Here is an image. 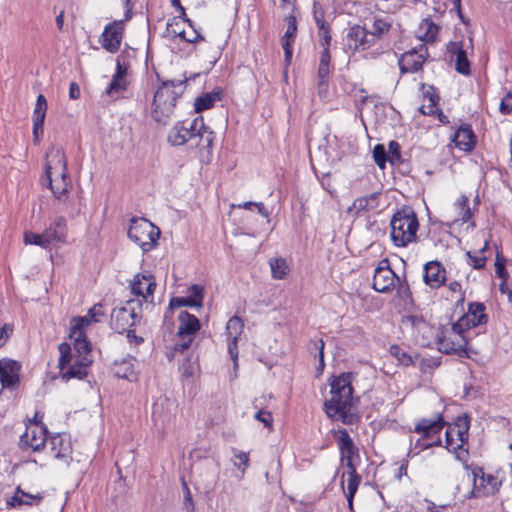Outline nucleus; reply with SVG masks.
Wrapping results in <instances>:
<instances>
[{"mask_svg": "<svg viewBox=\"0 0 512 512\" xmlns=\"http://www.w3.org/2000/svg\"><path fill=\"white\" fill-rule=\"evenodd\" d=\"M353 374L345 372L335 377L330 383L331 398L324 402V411L328 418L345 425L359 422L360 417L351 411L353 400Z\"/></svg>", "mask_w": 512, "mask_h": 512, "instance_id": "f257e3e1", "label": "nucleus"}, {"mask_svg": "<svg viewBox=\"0 0 512 512\" xmlns=\"http://www.w3.org/2000/svg\"><path fill=\"white\" fill-rule=\"evenodd\" d=\"M184 80H168L162 82L154 94L152 118L160 124H167L174 112L176 102L184 92Z\"/></svg>", "mask_w": 512, "mask_h": 512, "instance_id": "f03ea898", "label": "nucleus"}, {"mask_svg": "<svg viewBox=\"0 0 512 512\" xmlns=\"http://www.w3.org/2000/svg\"><path fill=\"white\" fill-rule=\"evenodd\" d=\"M391 240L398 247H406L416 242L419 222L416 213L411 207L397 210L390 221Z\"/></svg>", "mask_w": 512, "mask_h": 512, "instance_id": "7ed1b4c3", "label": "nucleus"}, {"mask_svg": "<svg viewBox=\"0 0 512 512\" xmlns=\"http://www.w3.org/2000/svg\"><path fill=\"white\" fill-rule=\"evenodd\" d=\"M445 433V447L454 453L456 459L462 462L467 468L469 460L468 437L470 429V418L468 415L456 417L453 424H448Z\"/></svg>", "mask_w": 512, "mask_h": 512, "instance_id": "20e7f679", "label": "nucleus"}, {"mask_svg": "<svg viewBox=\"0 0 512 512\" xmlns=\"http://www.w3.org/2000/svg\"><path fill=\"white\" fill-rule=\"evenodd\" d=\"M128 237L143 252H148L157 246L160 229L147 219L133 218L128 229Z\"/></svg>", "mask_w": 512, "mask_h": 512, "instance_id": "39448f33", "label": "nucleus"}, {"mask_svg": "<svg viewBox=\"0 0 512 512\" xmlns=\"http://www.w3.org/2000/svg\"><path fill=\"white\" fill-rule=\"evenodd\" d=\"M67 236V224L64 217H57L41 234L26 231L23 241L26 245H37L48 249L54 242H65Z\"/></svg>", "mask_w": 512, "mask_h": 512, "instance_id": "423d86ee", "label": "nucleus"}, {"mask_svg": "<svg viewBox=\"0 0 512 512\" xmlns=\"http://www.w3.org/2000/svg\"><path fill=\"white\" fill-rule=\"evenodd\" d=\"M141 310L139 300H129L125 306L116 307L112 310L110 326L117 333H124L141 321V314L136 311Z\"/></svg>", "mask_w": 512, "mask_h": 512, "instance_id": "0eeeda50", "label": "nucleus"}, {"mask_svg": "<svg viewBox=\"0 0 512 512\" xmlns=\"http://www.w3.org/2000/svg\"><path fill=\"white\" fill-rule=\"evenodd\" d=\"M465 332L466 330L455 328V323H453L451 329L445 331L438 339V350L447 355L455 354L460 358H469L468 340L464 335Z\"/></svg>", "mask_w": 512, "mask_h": 512, "instance_id": "6e6552de", "label": "nucleus"}, {"mask_svg": "<svg viewBox=\"0 0 512 512\" xmlns=\"http://www.w3.org/2000/svg\"><path fill=\"white\" fill-rule=\"evenodd\" d=\"M445 426L446 422L444 421L442 414H438L437 418L435 419H421L415 425L414 431L422 435V438L416 441L414 448L410 449V453L413 452V450H416L414 454H418L425 449L440 445L441 440L439 438L437 441H433L431 443H427L426 440L433 437L434 435L439 434Z\"/></svg>", "mask_w": 512, "mask_h": 512, "instance_id": "1a4fd4ad", "label": "nucleus"}, {"mask_svg": "<svg viewBox=\"0 0 512 512\" xmlns=\"http://www.w3.org/2000/svg\"><path fill=\"white\" fill-rule=\"evenodd\" d=\"M334 437L340 451L341 461L345 463L346 468L357 469V464L360 461L359 449L355 446L348 431L338 429L334 431Z\"/></svg>", "mask_w": 512, "mask_h": 512, "instance_id": "9d476101", "label": "nucleus"}, {"mask_svg": "<svg viewBox=\"0 0 512 512\" xmlns=\"http://www.w3.org/2000/svg\"><path fill=\"white\" fill-rule=\"evenodd\" d=\"M89 326V320L84 317H74L71 320L70 339L74 342V350L76 357L91 356V344L85 335V328Z\"/></svg>", "mask_w": 512, "mask_h": 512, "instance_id": "9b49d317", "label": "nucleus"}, {"mask_svg": "<svg viewBox=\"0 0 512 512\" xmlns=\"http://www.w3.org/2000/svg\"><path fill=\"white\" fill-rule=\"evenodd\" d=\"M344 41L346 50L352 54L366 51L375 45L368 30L359 24H355L347 29Z\"/></svg>", "mask_w": 512, "mask_h": 512, "instance_id": "f8f14e48", "label": "nucleus"}, {"mask_svg": "<svg viewBox=\"0 0 512 512\" xmlns=\"http://www.w3.org/2000/svg\"><path fill=\"white\" fill-rule=\"evenodd\" d=\"M428 57L429 52L425 44L404 52L398 59L400 72L402 74L418 72Z\"/></svg>", "mask_w": 512, "mask_h": 512, "instance_id": "ddd939ff", "label": "nucleus"}, {"mask_svg": "<svg viewBox=\"0 0 512 512\" xmlns=\"http://www.w3.org/2000/svg\"><path fill=\"white\" fill-rule=\"evenodd\" d=\"M486 306L481 302H470L467 312L455 322V328L470 330L477 326L486 325L488 316L485 313Z\"/></svg>", "mask_w": 512, "mask_h": 512, "instance_id": "4468645a", "label": "nucleus"}, {"mask_svg": "<svg viewBox=\"0 0 512 512\" xmlns=\"http://www.w3.org/2000/svg\"><path fill=\"white\" fill-rule=\"evenodd\" d=\"M473 489L471 497H481L495 494L500 486L498 479L492 475H485L481 468L472 471Z\"/></svg>", "mask_w": 512, "mask_h": 512, "instance_id": "2eb2a0df", "label": "nucleus"}, {"mask_svg": "<svg viewBox=\"0 0 512 512\" xmlns=\"http://www.w3.org/2000/svg\"><path fill=\"white\" fill-rule=\"evenodd\" d=\"M202 127V116H198L193 121H183L177 124L169 133L168 141L174 146L185 144L191 139H195L196 130Z\"/></svg>", "mask_w": 512, "mask_h": 512, "instance_id": "dca6fc26", "label": "nucleus"}, {"mask_svg": "<svg viewBox=\"0 0 512 512\" xmlns=\"http://www.w3.org/2000/svg\"><path fill=\"white\" fill-rule=\"evenodd\" d=\"M124 35V20H116L109 23L100 36L102 47L110 52L115 53L119 50Z\"/></svg>", "mask_w": 512, "mask_h": 512, "instance_id": "f3484780", "label": "nucleus"}, {"mask_svg": "<svg viewBox=\"0 0 512 512\" xmlns=\"http://www.w3.org/2000/svg\"><path fill=\"white\" fill-rule=\"evenodd\" d=\"M395 279L399 280L388 261L382 260L374 271L372 287L377 292L387 293L395 286Z\"/></svg>", "mask_w": 512, "mask_h": 512, "instance_id": "a211bd4d", "label": "nucleus"}, {"mask_svg": "<svg viewBox=\"0 0 512 512\" xmlns=\"http://www.w3.org/2000/svg\"><path fill=\"white\" fill-rule=\"evenodd\" d=\"M46 434L47 430L44 426L27 427L25 433L20 437V447L23 450L41 451L47 441Z\"/></svg>", "mask_w": 512, "mask_h": 512, "instance_id": "6ab92c4d", "label": "nucleus"}, {"mask_svg": "<svg viewBox=\"0 0 512 512\" xmlns=\"http://www.w3.org/2000/svg\"><path fill=\"white\" fill-rule=\"evenodd\" d=\"M48 104L47 99L43 94H39L36 99L35 107L32 115L33 122V141L35 144H39L41 137L43 136V126L46 117Z\"/></svg>", "mask_w": 512, "mask_h": 512, "instance_id": "aec40b11", "label": "nucleus"}, {"mask_svg": "<svg viewBox=\"0 0 512 512\" xmlns=\"http://www.w3.org/2000/svg\"><path fill=\"white\" fill-rule=\"evenodd\" d=\"M50 454L53 458L68 464L72 460V445L68 438L61 434L52 436L49 440Z\"/></svg>", "mask_w": 512, "mask_h": 512, "instance_id": "412c9836", "label": "nucleus"}, {"mask_svg": "<svg viewBox=\"0 0 512 512\" xmlns=\"http://www.w3.org/2000/svg\"><path fill=\"white\" fill-rule=\"evenodd\" d=\"M424 283L431 289L440 288L446 281V270L438 261H430L423 268Z\"/></svg>", "mask_w": 512, "mask_h": 512, "instance_id": "4be33fe9", "label": "nucleus"}, {"mask_svg": "<svg viewBox=\"0 0 512 512\" xmlns=\"http://www.w3.org/2000/svg\"><path fill=\"white\" fill-rule=\"evenodd\" d=\"M20 368L21 365L15 360H0V382L3 387L10 388L18 384Z\"/></svg>", "mask_w": 512, "mask_h": 512, "instance_id": "5701e85b", "label": "nucleus"}, {"mask_svg": "<svg viewBox=\"0 0 512 512\" xmlns=\"http://www.w3.org/2000/svg\"><path fill=\"white\" fill-rule=\"evenodd\" d=\"M93 359L86 356L76 357L74 361L67 365L66 369L61 372L63 380H70L73 378L82 380L88 375V367L92 364Z\"/></svg>", "mask_w": 512, "mask_h": 512, "instance_id": "b1692460", "label": "nucleus"}, {"mask_svg": "<svg viewBox=\"0 0 512 512\" xmlns=\"http://www.w3.org/2000/svg\"><path fill=\"white\" fill-rule=\"evenodd\" d=\"M476 135L470 124L461 125L454 133L452 141L464 152H471L476 146Z\"/></svg>", "mask_w": 512, "mask_h": 512, "instance_id": "393cba45", "label": "nucleus"}, {"mask_svg": "<svg viewBox=\"0 0 512 512\" xmlns=\"http://www.w3.org/2000/svg\"><path fill=\"white\" fill-rule=\"evenodd\" d=\"M447 51L452 57H455L456 71L462 75H469L471 73L470 62L463 48V43L459 41L449 42L447 44Z\"/></svg>", "mask_w": 512, "mask_h": 512, "instance_id": "a878e982", "label": "nucleus"}, {"mask_svg": "<svg viewBox=\"0 0 512 512\" xmlns=\"http://www.w3.org/2000/svg\"><path fill=\"white\" fill-rule=\"evenodd\" d=\"M155 287L156 283L151 274H137L134 276L131 283L132 293L137 296H141L144 300H147L148 297L152 296Z\"/></svg>", "mask_w": 512, "mask_h": 512, "instance_id": "bb28decb", "label": "nucleus"}, {"mask_svg": "<svg viewBox=\"0 0 512 512\" xmlns=\"http://www.w3.org/2000/svg\"><path fill=\"white\" fill-rule=\"evenodd\" d=\"M286 21L287 29L284 36L282 37V47L284 50L285 61L290 63L293 53V43L297 33V21L296 17L293 15L288 16Z\"/></svg>", "mask_w": 512, "mask_h": 512, "instance_id": "cd10ccee", "label": "nucleus"}, {"mask_svg": "<svg viewBox=\"0 0 512 512\" xmlns=\"http://www.w3.org/2000/svg\"><path fill=\"white\" fill-rule=\"evenodd\" d=\"M179 326L177 332L180 335H192L195 337L196 333L200 330L201 325L199 319L187 311H181L178 315Z\"/></svg>", "mask_w": 512, "mask_h": 512, "instance_id": "c85d7f7f", "label": "nucleus"}, {"mask_svg": "<svg viewBox=\"0 0 512 512\" xmlns=\"http://www.w3.org/2000/svg\"><path fill=\"white\" fill-rule=\"evenodd\" d=\"M66 168L67 160L64 151L60 147H51L46 153L45 174Z\"/></svg>", "mask_w": 512, "mask_h": 512, "instance_id": "c756f323", "label": "nucleus"}, {"mask_svg": "<svg viewBox=\"0 0 512 512\" xmlns=\"http://www.w3.org/2000/svg\"><path fill=\"white\" fill-rule=\"evenodd\" d=\"M380 192H374L366 196L356 198L353 204L348 208L349 213H355L356 215L361 212H367L373 210L379 206Z\"/></svg>", "mask_w": 512, "mask_h": 512, "instance_id": "7c9ffc66", "label": "nucleus"}, {"mask_svg": "<svg viewBox=\"0 0 512 512\" xmlns=\"http://www.w3.org/2000/svg\"><path fill=\"white\" fill-rule=\"evenodd\" d=\"M391 27L392 21L390 17H374L371 29L368 30V33L370 37L373 38V42L376 44L378 40L389 33Z\"/></svg>", "mask_w": 512, "mask_h": 512, "instance_id": "2f4dec72", "label": "nucleus"}, {"mask_svg": "<svg viewBox=\"0 0 512 512\" xmlns=\"http://www.w3.org/2000/svg\"><path fill=\"white\" fill-rule=\"evenodd\" d=\"M223 93L221 89H215L208 93H203L195 99V112L200 113L210 109L214 104L222 99Z\"/></svg>", "mask_w": 512, "mask_h": 512, "instance_id": "473e14b6", "label": "nucleus"}, {"mask_svg": "<svg viewBox=\"0 0 512 512\" xmlns=\"http://www.w3.org/2000/svg\"><path fill=\"white\" fill-rule=\"evenodd\" d=\"M439 27L430 18L423 19L418 27L417 35L419 39L426 43H432L436 40Z\"/></svg>", "mask_w": 512, "mask_h": 512, "instance_id": "72a5a7b5", "label": "nucleus"}, {"mask_svg": "<svg viewBox=\"0 0 512 512\" xmlns=\"http://www.w3.org/2000/svg\"><path fill=\"white\" fill-rule=\"evenodd\" d=\"M454 209L456 210L457 217L454 219V222H462L467 223L473 216V212L469 206V198L462 194L453 204Z\"/></svg>", "mask_w": 512, "mask_h": 512, "instance_id": "f704fd0d", "label": "nucleus"}, {"mask_svg": "<svg viewBox=\"0 0 512 512\" xmlns=\"http://www.w3.org/2000/svg\"><path fill=\"white\" fill-rule=\"evenodd\" d=\"M195 138H198V141L196 142L197 147L207 149L208 151L212 149L215 134L209 127L205 126L203 119L202 127L199 126V129L196 130Z\"/></svg>", "mask_w": 512, "mask_h": 512, "instance_id": "c9c22d12", "label": "nucleus"}, {"mask_svg": "<svg viewBox=\"0 0 512 512\" xmlns=\"http://www.w3.org/2000/svg\"><path fill=\"white\" fill-rule=\"evenodd\" d=\"M347 475V501L350 508H352L353 505V498L355 493L357 492V489L359 487V484L361 482V476L357 473V469H347V472L343 474L342 477Z\"/></svg>", "mask_w": 512, "mask_h": 512, "instance_id": "e433bc0d", "label": "nucleus"}, {"mask_svg": "<svg viewBox=\"0 0 512 512\" xmlns=\"http://www.w3.org/2000/svg\"><path fill=\"white\" fill-rule=\"evenodd\" d=\"M129 82L126 78H118L112 76V80L106 88V94L114 100L122 97V94L127 90Z\"/></svg>", "mask_w": 512, "mask_h": 512, "instance_id": "4c0bfd02", "label": "nucleus"}, {"mask_svg": "<svg viewBox=\"0 0 512 512\" xmlns=\"http://www.w3.org/2000/svg\"><path fill=\"white\" fill-rule=\"evenodd\" d=\"M390 354L395 357L400 364L404 366H410V365H416L417 361L419 359V355L416 354L415 356H412L411 354L407 353L402 347L399 345H392L389 349Z\"/></svg>", "mask_w": 512, "mask_h": 512, "instance_id": "58836bf2", "label": "nucleus"}, {"mask_svg": "<svg viewBox=\"0 0 512 512\" xmlns=\"http://www.w3.org/2000/svg\"><path fill=\"white\" fill-rule=\"evenodd\" d=\"M48 185L55 198L60 201L67 200V193L71 187L70 177L62 180L58 179L57 181H52L51 183H48Z\"/></svg>", "mask_w": 512, "mask_h": 512, "instance_id": "ea45409f", "label": "nucleus"}, {"mask_svg": "<svg viewBox=\"0 0 512 512\" xmlns=\"http://www.w3.org/2000/svg\"><path fill=\"white\" fill-rule=\"evenodd\" d=\"M58 350L60 353L58 368L60 371L66 369L67 365L70 364L76 358V355L72 353V348L70 344L63 342L58 346Z\"/></svg>", "mask_w": 512, "mask_h": 512, "instance_id": "a19ab883", "label": "nucleus"}, {"mask_svg": "<svg viewBox=\"0 0 512 512\" xmlns=\"http://www.w3.org/2000/svg\"><path fill=\"white\" fill-rule=\"evenodd\" d=\"M244 322L238 316L231 317L226 325V333L228 338L238 339L242 334Z\"/></svg>", "mask_w": 512, "mask_h": 512, "instance_id": "79ce46f5", "label": "nucleus"}, {"mask_svg": "<svg viewBox=\"0 0 512 512\" xmlns=\"http://www.w3.org/2000/svg\"><path fill=\"white\" fill-rule=\"evenodd\" d=\"M270 268L274 279H284L289 271V266L283 258L271 260Z\"/></svg>", "mask_w": 512, "mask_h": 512, "instance_id": "37998d69", "label": "nucleus"}, {"mask_svg": "<svg viewBox=\"0 0 512 512\" xmlns=\"http://www.w3.org/2000/svg\"><path fill=\"white\" fill-rule=\"evenodd\" d=\"M322 51L320 54L319 59V66H318V76L326 77L330 74V61H331V54H330V46H321Z\"/></svg>", "mask_w": 512, "mask_h": 512, "instance_id": "c03bdc74", "label": "nucleus"}, {"mask_svg": "<svg viewBox=\"0 0 512 512\" xmlns=\"http://www.w3.org/2000/svg\"><path fill=\"white\" fill-rule=\"evenodd\" d=\"M41 499H42L41 496L29 495L27 493H24L23 491H21L18 488L16 493L14 494V496L11 498V501L8 502V504H10L12 506H16V505L20 506L22 504L32 505L33 500L40 501Z\"/></svg>", "mask_w": 512, "mask_h": 512, "instance_id": "a18cd8bd", "label": "nucleus"}, {"mask_svg": "<svg viewBox=\"0 0 512 512\" xmlns=\"http://www.w3.org/2000/svg\"><path fill=\"white\" fill-rule=\"evenodd\" d=\"M465 256L467 258V264L475 270L484 269L488 260L485 255H479L471 251H467Z\"/></svg>", "mask_w": 512, "mask_h": 512, "instance_id": "49530a36", "label": "nucleus"}, {"mask_svg": "<svg viewBox=\"0 0 512 512\" xmlns=\"http://www.w3.org/2000/svg\"><path fill=\"white\" fill-rule=\"evenodd\" d=\"M177 340L174 344L173 351L183 353L188 350L192 345L195 337L192 335H180L179 332L176 333Z\"/></svg>", "mask_w": 512, "mask_h": 512, "instance_id": "de8ad7c7", "label": "nucleus"}, {"mask_svg": "<svg viewBox=\"0 0 512 512\" xmlns=\"http://www.w3.org/2000/svg\"><path fill=\"white\" fill-rule=\"evenodd\" d=\"M373 159L380 169H384L388 156L383 144H377L373 148Z\"/></svg>", "mask_w": 512, "mask_h": 512, "instance_id": "09e8293b", "label": "nucleus"}, {"mask_svg": "<svg viewBox=\"0 0 512 512\" xmlns=\"http://www.w3.org/2000/svg\"><path fill=\"white\" fill-rule=\"evenodd\" d=\"M318 38L320 46H330L331 44V27L329 23L318 26Z\"/></svg>", "mask_w": 512, "mask_h": 512, "instance_id": "8fccbe9b", "label": "nucleus"}, {"mask_svg": "<svg viewBox=\"0 0 512 512\" xmlns=\"http://www.w3.org/2000/svg\"><path fill=\"white\" fill-rule=\"evenodd\" d=\"M186 306L199 308V302H193L191 297L187 295L186 297H173L169 303V307L172 309Z\"/></svg>", "mask_w": 512, "mask_h": 512, "instance_id": "3c124183", "label": "nucleus"}, {"mask_svg": "<svg viewBox=\"0 0 512 512\" xmlns=\"http://www.w3.org/2000/svg\"><path fill=\"white\" fill-rule=\"evenodd\" d=\"M494 265H495L496 275L498 278H500V279L508 278V272L505 268L506 259L499 251H497V253H496Z\"/></svg>", "mask_w": 512, "mask_h": 512, "instance_id": "603ef678", "label": "nucleus"}, {"mask_svg": "<svg viewBox=\"0 0 512 512\" xmlns=\"http://www.w3.org/2000/svg\"><path fill=\"white\" fill-rule=\"evenodd\" d=\"M388 161L391 164L398 163L401 159V147L398 142L391 141L388 145Z\"/></svg>", "mask_w": 512, "mask_h": 512, "instance_id": "864d4df0", "label": "nucleus"}, {"mask_svg": "<svg viewBox=\"0 0 512 512\" xmlns=\"http://www.w3.org/2000/svg\"><path fill=\"white\" fill-rule=\"evenodd\" d=\"M233 463L244 473L249 466V454L242 451H235Z\"/></svg>", "mask_w": 512, "mask_h": 512, "instance_id": "5fc2aeb1", "label": "nucleus"}, {"mask_svg": "<svg viewBox=\"0 0 512 512\" xmlns=\"http://www.w3.org/2000/svg\"><path fill=\"white\" fill-rule=\"evenodd\" d=\"M397 296L401 298L405 304L412 302V293L406 280L399 282L397 286Z\"/></svg>", "mask_w": 512, "mask_h": 512, "instance_id": "6e6d98bb", "label": "nucleus"}, {"mask_svg": "<svg viewBox=\"0 0 512 512\" xmlns=\"http://www.w3.org/2000/svg\"><path fill=\"white\" fill-rule=\"evenodd\" d=\"M204 288L201 285L194 284L188 289V296L191 297L193 302H199V308L203 306Z\"/></svg>", "mask_w": 512, "mask_h": 512, "instance_id": "4d7b16f0", "label": "nucleus"}, {"mask_svg": "<svg viewBox=\"0 0 512 512\" xmlns=\"http://www.w3.org/2000/svg\"><path fill=\"white\" fill-rule=\"evenodd\" d=\"M233 207H238V208L247 209V210H251L252 207H256L258 209V213L269 220L270 213L264 207V204L262 202L248 201V202H244L242 204H238L237 206L233 205Z\"/></svg>", "mask_w": 512, "mask_h": 512, "instance_id": "13d9d810", "label": "nucleus"}, {"mask_svg": "<svg viewBox=\"0 0 512 512\" xmlns=\"http://www.w3.org/2000/svg\"><path fill=\"white\" fill-rule=\"evenodd\" d=\"M421 89L423 92V97L425 100L428 101V103H438L439 102V95L434 86L422 84Z\"/></svg>", "mask_w": 512, "mask_h": 512, "instance_id": "bf43d9fd", "label": "nucleus"}, {"mask_svg": "<svg viewBox=\"0 0 512 512\" xmlns=\"http://www.w3.org/2000/svg\"><path fill=\"white\" fill-rule=\"evenodd\" d=\"M182 487H183V504H184V507L185 509L187 510V512H194L195 510V505H194V501H193V498H192V494H191V491L187 485V483L185 481H183L182 483Z\"/></svg>", "mask_w": 512, "mask_h": 512, "instance_id": "052dcab7", "label": "nucleus"}, {"mask_svg": "<svg viewBox=\"0 0 512 512\" xmlns=\"http://www.w3.org/2000/svg\"><path fill=\"white\" fill-rule=\"evenodd\" d=\"M104 315L103 306L101 304L94 305L89 311L88 315L85 317L89 320V325L91 322H99L100 318Z\"/></svg>", "mask_w": 512, "mask_h": 512, "instance_id": "680f3d73", "label": "nucleus"}, {"mask_svg": "<svg viewBox=\"0 0 512 512\" xmlns=\"http://www.w3.org/2000/svg\"><path fill=\"white\" fill-rule=\"evenodd\" d=\"M313 19H314L317 27L327 23L325 21L324 10H323L322 6L317 2H314V4H313Z\"/></svg>", "mask_w": 512, "mask_h": 512, "instance_id": "e2e57ef3", "label": "nucleus"}, {"mask_svg": "<svg viewBox=\"0 0 512 512\" xmlns=\"http://www.w3.org/2000/svg\"><path fill=\"white\" fill-rule=\"evenodd\" d=\"M499 111L503 115H508L512 112V92L506 93L501 99Z\"/></svg>", "mask_w": 512, "mask_h": 512, "instance_id": "0e129e2a", "label": "nucleus"}, {"mask_svg": "<svg viewBox=\"0 0 512 512\" xmlns=\"http://www.w3.org/2000/svg\"><path fill=\"white\" fill-rule=\"evenodd\" d=\"M129 65L124 61L122 56L117 57L116 71L113 76L118 78H126Z\"/></svg>", "mask_w": 512, "mask_h": 512, "instance_id": "69168bd1", "label": "nucleus"}, {"mask_svg": "<svg viewBox=\"0 0 512 512\" xmlns=\"http://www.w3.org/2000/svg\"><path fill=\"white\" fill-rule=\"evenodd\" d=\"M228 340V353L236 368L238 366V339L228 338Z\"/></svg>", "mask_w": 512, "mask_h": 512, "instance_id": "338daca9", "label": "nucleus"}, {"mask_svg": "<svg viewBox=\"0 0 512 512\" xmlns=\"http://www.w3.org/2000/svg\"><path fill=\"white\" fill-rule=\"evenodd\" d=\"M254 418L263 423L266 427H270L273 422L271 413L264 410H259L256 412Z\"/></svg>", "mask_w": 512, "mask_h": 512, "instance_id": "774afa93", "label": "nucleus"}]
</instances>
